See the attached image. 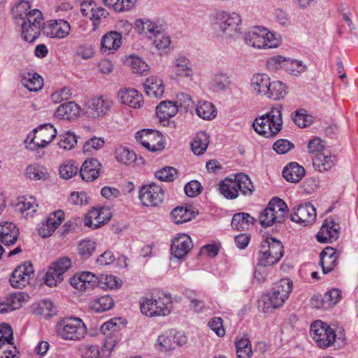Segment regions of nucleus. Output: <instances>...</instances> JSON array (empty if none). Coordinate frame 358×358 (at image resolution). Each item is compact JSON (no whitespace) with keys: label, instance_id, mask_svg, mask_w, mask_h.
<instances>
[{"label":"nucleus","instance_id":"obj_45","mask_svg":"<svg viewBox=\"0 0 358 358\" xmlns=\"http://www.w3.org/2000/svg\"><path fill=\"white\" fill-rule=\"evenodd\" d=\"M341 299V291L336 288L331 289L325 293L321 301L322 306L315 304V307L316 308H329L337 304Z\"/></svg>","mask_w":358,"mask_h":358},{"label":"nucleus","instance_id":"obj_48","mask_svg":"<svg viewBox=\"0 0 358 358\" xmlns=\"http://www.w3.org/2000/svg\"><path fill=\"white\" fill-rule=\"evenodd\" d=\"M196 114L203 120H213L217 115V110L214 105L208 101H204L197 105Z\"/></svg>","mask_w":358,"mask_h":358},{"label":"nucleus","instance_id":"obj_24","mask_svg":"<svg viewBox=\"0 0 358 358\" xmlns=\"http://www.w3.org/2000/svg\"><path fill=\"white\" fill-rule=\"evenodd\" d=\"M19 237V230L9 222H0V241L6 246L15 244Z\"/></svg>","mask_w":358,"mask_h":358},{"label":"nucleus","instance_id":"obj_50","mask_svg":"<svg viewBox=\"0 0 358 358\" xmlns=\"http://www.w3.org/2000/svg\"><path fill=\"white\" fill-rule=\"evenodd\" d=\"M26 174L34 180H45L48 177L46 169L37 164L29 165L26 169Z\"/></svg>","mask_w":358,"mask_h":358},{"label":"nucleus","instance_id":"obj_5","mask_svg":"<svg viewBox=\"0 0 358 358\" xmlns=\"http://www.w3.org/2000/svg\"><path fill=\"white\" fill-rule=\"evenodd\" d=\"M241 22V16L236 13L218 11L213 16L214 29L222 36L227 38L237 34L238 26Z\"/></svg>","mask_w":358,"mask_h":358},{"label":"nucleus","instance_id":"obj_33","mask_svg":"<svg viewBox=\"0 0 358 358\" xmlns=\"http://www.w3.org/2000/svg\"><path fill=\"white\" fill-rule=\"evenodd\" d=\"M305 175V169L296 162H291L282 171L284 178L290 182H297Z\"/></svg>","mask_w":358,"mask_h":358},{"label":"nucleus","instance_id":"obj_21","mask_svg":"<svg viewBox=\"0 0 358 358\" xmlns=\"http://www.w3.org/2000/svg\"><path fill=\"white\" fill-rule=\"evenodd\" d=\"M192 242L189 236L180 234L174 238L171 245V254L178 259H182L185 257L191 248Z\"/></svg>","mask_w":358,"mask_h":358},{"label":"nucleus","instance_id":"obj_18","mask_svg":"<svg viewBox=\"0 0 358 358\" xmlns=\"http://www.w3.org/2000/svg\"><path fill=\"white\" fill-rule=\"evenodd\" d=\"M71 25L64 20H50L43 27V33L52 38H64L70 32Z\"/></svg>","mask_w":358,"mask_h":358},{"label":"nucleus","instance_id":"obj_6","mask_svg":"<svg viewBox=\"0 0 358 358\" xmlns=\"http://www.w3.org/2000/svg\"><path fill=\"white\" fill-rule=\"evenodd\" d=\"M56 332L64 340L80 341L85 337L87 327L81 319L69 317L57 323Z\"/></svg>","mask_w":358,"mask_h":358},{"label":"nucleus","instance_id":"obj_3","mask_svg":"<svg viewBox=\"0 0 358 358\" xmlns=\"http://www.w3.org/2000/svg\"><path fill=\"white\" fill-rule=\"evenodd\" d=\"M172 309L170 295L162 294L150 299L145 298L141 303V313L150 317L167 316Z\"/></svg>","mask_w":358,"mask_h":358},{"label":"nucleus","instance_id":"obj_12","mask_svg":"<svg viewBox=\"0 0 358 358\" xmlns=\"http://www.w3.org/2000/svg\"><path fill=\"white\" fill-rule=\"evenodd\" d=\"M164 193L162 187L151 183L141 187L138 198L143 206H157L164 201Z\"/></svg>","mask_w":358,"mask_h":358},{"label":"nucleus","instance_id":"obj_29","mask_svg":"<svg viewBox=\"0 0 358 358\" xmlns=\"http://www.w3.org/2000/svg\"><path fill=\"white\" fill-rule=\"evenodd\" d=\"M20 77L22 84L31 92H36L43 87V78L36 73L23 71Z\"/></svg>","mask_w":358,"mask_h":358},{"label":"nucleus","instance_id":"obj_54","mask_svg":"<svg viewBox=\"0 0 358 358\" xmlns=\"http://www.w3.org/2000/svg\"><path fill=\"white\" fill-rule=\"evenodd\" d=\"M28 295L24 292H16L9 294L5 299L7 300L9 306H11L10 309L16 310L20 308L22 303L27 300Z\"/></svg>","mask_w":358,"mask_h":358},{"label":"nucleus","instance_id":"obj_58","mask_svg":"<svg viewBox=\"0 0 358 358\" xmlns=\"http://www.w3.org/2000/svg\"><path fill=\"white\" fill-rule=\"evenodd\" d=\"M78 352L82 358H99V350L96 345L81 344L78 347Z\"/></svg>","mask_w":358,"mask_h":358},{"label":"nucleus","instance_id":"obj_23","mask_svg":"<svg viewBox=\"0 0 358 358\" xmlns=\"http://www.w3.org/2000/svg\"><path fill=\"white\" fill-rule=\"evenodd\" d=\"M101 166V163L96 159L91 158L85 160L80 170L82 179L86 182L94 180L99 176Z\"/></svg>","mask_w":358,"mask_h":358},{"label":"nucleus","instance_id":"obj_22","mask_svg":"<svg viewBox=\"0 0 358 358\" xmlns=\"http://www.w3.org/2000/svg\"><path fill=\"white\" fill-rule=\"evenodd\" d=\"M339 230V225L334 221L326 220L316 236L317 240L322 243H332L338 238Z\"/></svg>","mask_w":358,"mask_h":358},{"label":"nucleus","instance_id":"obj_39","mask_svg":"<svg viewBox=\"0 0 358 358\" xmlns=\"http://www.w3.org/2000/svg\"><path fill=\"white\" fill-rule=\"evenodd\" d=\"M238 193L240 192L245 196H250L255 191V187L248 175L239 173L234 176Z\"/></svg>","mask_w":358,"mask_h":358},{"label":"nucleus","instance_id":"obj_56","mask_svg":"<svg viewBox=\"0 0 358 358\" xmlns=\"http://www.w3.org/2000/svg\"><path fill=\"white\" fill-rule=\"evenodd\" d=\"M172 221L177 224H182L190 220L189 210L183 207H177L171 213Z\"/></svg>","mask_w":358,"mask_h":358},{"label":"nucleus","instance_id":"obj_59","mask_svg":"<svg viewBox=\"0 0 358 358\" xmlns=\"http://www.w3.org/2000/svg\"><path fill=\"white\" fill-rule=\"evenodd\" d=\"M128 62L134 73L143 74L148 70V65L138 56H131Z\"/></svg>","mask_w":358,"mask_h":358},{"label":"nucleus","instance_id":"obj_32","mask_svg":"<svg viewBox=\"0 0 358 358\" xmlns=\"http://www.w3.org/2000/svg\"><path fill=\"white\" fill-rule=\"evenodd\" d=\"M122 43V35L116 31L105 34L101 40V51L108 54L111 50H116Z\"/></svg>","mask_w":358,"mask_h":358},{"label":"nucleus","instance_id":"obj_19","mask_svg":"<svg viewBox=\"0 0 358 358\" xmlns=\"http://www.w3.org/2000/svg\"><path fill=\"white\" fill-rule=\"evenodd\" d=\"M97 282L96 275L90 271L77 273L70 279L71 286L81 292L93 289Z\"/></svg>","mask_w":358,"mask_h":358},{"label":"nucleus","instance_id":"obj_46","mask_svg":"<svg viewBox=\"0 0 358 358\" xmlns=\"http://www.w3.org/2000/svg\"><path fill=\"white\" fill-rule=\"evenodd\" d=\"M268 90L266 96L273 100L282 99L287 94L286 87L280 81L270 82Z\"/></svg>","mask_w":358,"mask_h":358},{"label":"nucleus","instance_id":"obj_37","mask_svg":"<svg viewBox=\"0 0 358 358\" xmlns=\"http://www.w3.org/2000/svg\"><path fill=\"white\" fill-rule=\"evenodd\" d=\"M255 219L246 213H238L233 216L231 227L236 230H247L254 224Z\"/></svg>","mask_w":358,"mask_h":358},{"label":"nucleus","instance_id":"obj_14","mask_svg":"<svg viewBox=\"0 0 358 358\" xmlns=\"http://www.w3.org/2000/svg\"><path fill=\"white\" fill-rule=\"evenodd\" d=\"M34 267L30 262H26L18 266L10 278V285L14 288L21 289L29 283L34 276Z\"/></svg>","mask_w":358,"mask_h":358},{"label":"nucleus","instance_id":"obj_60","mask_svg":"<svg viewBox=\"0 0 358 358\" xmlns=\"http://www.w3.org/2000/svg\"><path fill=\"white\" fill-rule=\"evenodd\" d=\"M59 172L61 178L69 180L76 175L78 167L74 165L73 162L69 161L60 166Z\"/></svg>","mask_w":358,"mask_h":358},{"label":"nucleus","instance_id":"obj_55","mask_svg":"<svg viewBox=\"0 0 358 358\" xmlns=\"http://www.w3.org/2000/svg\"><path fill=\"white\" fill-rule=\"evenodd\" d=\"M77 143V136L74 132L68 131L60 136V141L58 143L59 148L64 150H71Z\"/></svg>","mask_w":358,"mask_h":358},{"label":"nucleus","instance_id":"obj_20","mask_svg":"<svg viewBox=\"0 0 358 358\" xmlns=\"http://www.w3.org/2000/svg\"><path fill=\"white\" fill-rule=\"evenodd\" d=\"M64 220V213L62 210H57L50 214L45 223L38 229V234L43 238L50 236Z\"/></svg>","mask_w":358,"mask_h":358},{"label":"nucleus","instance_id":"obj_62","mask_svg":"<svg viewBox=\"0 0 358 358\" xmlns=\"http://www.w3.org/2000/svg\"><path fill=\"white\" fill-rule=\"evenodd\" d=\"M325 147V143L320 138H314L308 143V152L314 156L324 152Z\"/></svg>","mask_w":358,"mask_h":358},{"label":"nucleus","instance_id":"obj_1","mask_svg":"<svg viewBox=\"0 0 358 358\" xmlns=\"http://www.w3.org/2000/svg\"><path fill=\"white\" fill-rule=\"evenodd\" d=\"M282 108L280 105H277L271 108L268 113L257 117L252 124L255 131L266 138L277 134L282 129L283 123Z\"/></svg>","mask_w":358,"mask_h":358},{"label":"nucleus","instance_id":"obj_57","mask_svg":"<svg viewBox=\"0 0 358 358\" xmlns=\"http://www.w3.org/2000/svg\"><path fill=\"white\" fill-rule=\"evenodd\" d=\"M213 81L214 86L220 90H225L232 83L231 76L224 73L215 74Z\"/></svg>","mask_w":358,"mask_h":358},{"label":"nucleus","instance_id":"obj_10","mask_svg":"<svg viewBox=\"0 0 358 358\" xmlns=\"http://www.w3.org/2000/svg\"><path fill=\"white\" fill-rule=\"evenodd\" d=\"M113 105V100L106 96H94L86 101L85 113L87 117L93 119L102 117L108 113Z\"/></svg>","mask_w":358,"mask_h":358},{"label":"nucleus","instance_id":"obj_49","mask_svg":"<svg viewBox=\"0 0 358 358\" xmlns=\"http://www.w3.org/2000/svg\"><path fill=\"white\" fill-rule=\"evenodd\" d=\"M96 287L103 289H115L121 285L119 278L112 275L96 276Z\"/></svg>","mask_w":358,"mask_h":358},{"label":"nucleus","instance_id":"obj_34","mask_svg":"<svg viewBox=\"0 0 358 358\" xmlns=\"http://www.w3.org/2000/svg\"><path fill=\"white\" fill-rule=\"evenodd\" d=\"M114 306V300L110 295H104L92 299L89 308L96 313H103L110 310Z\"/></svg>","mask_w":358,"mask_h":358},{"label":"nucleus","instance_id":"obj_30","mask_svg":"<svg viewBox=\"0 0 358 358\" xmlns=\"http://www.w3.org/2000/svg\"><path fill=\"white\" fill-rule=\"evenodd\" d=\"M270 78L265 73H256L252 78L250 87L256 95L266 96L268 92V88L270 84Z\"/></svg>","mask_w":358,"mask_h":358},{"label":"nucleus","instance_id":"obj_61","mask_svg":"<svg viewBox=\"0 0 358 358\" xmlns=\"http://www.w3.org/2000/svg\"><path fill=\"white\" fill-rule=\"evenodd\" d=\"M22 23L45 26L43 14L37 9H34L28 12L27 14H26Z\"/></svg>","mask_w":358,"mask_h":358},{"label":"nucleus","instance_id":"obj_27","mask_svg":"<svg viewBox=\"0 0 358 358\" xmlns=\"http://www.w3.org/2000/svg\"><path fill=\"white\" fill-rule=\"evenodd\" d=\"M178 111V106L171 101H164L156 107V115L159 122L166 125L169 119L175 116Z\"/></svg>","mask_w":358,"mask_h":358},{"label":"nucleus","instance_id":"obj_44","mask_svg":"<svg viewBox=\"0 0 358 358\" xmlns=\"http://www.w3.org/2000/svg\"><path fill=\"white\" fill-rule=\"evenodd\" d=\"M43 27L39 24H22V36L25 41L33 43L40 36Z\"/></svg>","mask_w":358,"mask_h":358},{"label":"nucleus","instance_id":"obj_15","mask_svg":"<svg viewBox=\"0 0 358 358\" xmlns=\"http://www.w3.org/2000/svg\"><path fill=\"white\" fill-rule=\"evenodd\" d=\"M316 218V210L313 205L306 203L299 205L294 209L290 215L292 221L303 224L304 226L313 223Z\"/></svg>","mask_w":358,"mask_h":358},{"label":"nucleus","instance_id":"obj_25","mask_svg":"<svg viewBox=\"0 0 358 358\" xmlns=\"http://www.w3.org/2000/svg\"><path fill=\"white\" fill-rule=\"evenodd\" d=\"M145 94L150 98H162L164 93L163 80L157 76L148 78L143 83Z\"/></svg>","mask_w":358,"mask_h":358},{"label":"nucleus","instance_id":"obj_42","mask_svg":"<svg viewBox=\"0 0 358 358\" xmlns=\"http://www.w3.org/2000/svg\"><path fill=\"white\" fill-rule=\"evenodd\" d=\"M80 108L73 101H68L61 104L56 110V115L63 119H71L76 116Z\"/></svg>","mask_w":358,"mask_h":358},{"label":"nucleus","instance_id":"obj_16","mask_svg":"<svg viewBox=\"0 0 358 358\" xmlns=\"http://www.w3.org/2000/svg\"><path fill=\"white\" fill-rule=\"evenodd\" d=\"M57 136V130L51 124H44L34 129V136L31 142L38 148H44Z\"/></svg>","mask_w":358,"mask_h":358},{"label":"nucleus","instance_id":"obj_40","mask_svg":"<svg viewBox=\"0 0 358 358\" xmlns=\"http://www.w3.org/2000/svg\"><path fill=\"white\" fill-rule=\"evenodd\" d=\"M136 28L138 31L152 39L159 31L162 28L150 20H138L136 22Z\"/></svg>","mask_w":358,"mask_h":358},{"label":"nucleus","instance_id":"obj_41","mask_svg":"<svg viewBox=\"0 0 358 358\" xmlns=\"http://www.w3.org/2000/svg\"><path fill=\"white\" fill-rule=\"evenodd\" d=\"M17 210L22 213H26L24 216L32 217L34 213L36 212L38 204L36 203V199L33 196L22 197L19 199L16 204Z\"/></svg>","mask_w":358,"mask_h":358},{"label":"nucleus","instance_id":"obj_13","mask_svg":"<svg viewBox=\"0 0 358 358\" xmlns=\"http://www.w3.org/2000/svg\"><path fill=\"white\" fill-rule=\"evenodd\" d=\"M136 141L151 152L161 151L164 148L163 136L153 129H143L136 134Z\"/></svg>","mask_w":358,"mask_h":358},{"label":"nucleus","instance_id":"obj_11","mask_svg":"<svg viewBox=\"0 0 358 358\" xmlns=\"http://www.w3.org/2000/svg\"><path fill=\"white\" fill-rule=\"evenodd\" d=\"M71 260L67 257L59 258L49 267L44 282L49 287L56 286L64 280V273L71 267Z\"/></svg>","mask_w":358,"mask_h":358},{"label":"nucleus","instance_id":"obj_53","mask_svg":"<svg viewBox=\"0 0 358 358\" xmlns=\"http://www.w3.org/2000/svg\"><path fill=\"white\" fill-rule=\"evenodd\" d=\"M306 65L301 60L288 58L285 70L294 76H299L306 70Z\"/></svg>","mask_w":358,"mask_h":358},{"label":"nucleus","instance_id":"obj_2","mask_svg":"<svg viewBox=\"0 0 358 358\" xmlns=\"http://www.w3.org/2000/svg\"><path fill=\"white\" fill-rule=\"evenodd\" d=\"M292 282L288 278H282L277 282L271 292L262 296L259 301V308L264 313L282 306L292 291Z\"/></svg>","mask_w":358,"mask_h":358},{"label":"nucleus","instance_id":"obj_38","mask_svg":"<svg viewBox=\"0 0 358 358\" xmlns=\"http://www.w3.org/2000/svg\"><path fill=\"white\" fill-rule=\"evenodd\" d=\"M219 191L227 199H234L238 196V190L234 177H227L219 185Z\"/></svg>","mask_w":358,"mask_h":358},{"label":"nucleus","instance_id":"obj_4","mask_svg":"<svg viewBox=\"0 0 358 358\" xmlns=\"http://www.w3.org/2000/svg\"><path fill=\"white\" fill-rule=\"evenodd\" d=\"M288 213L286 203L278 198H273L267 207L261 212L259 220L262 227H267L275 223H282Z\"/></svg>","mask_w":358,"mask_h":358},{"label":"nucleus","instance_id":"obj_28","mask_svg":"<svg viewBox=\"0 0 358 358\" xmlns=\"http://www.w3.org/2000/svg\"><path fill=\"white\" fill-rule=\"evenodd\" d=\"M117 96L122 103L134 108H140L143 102L141 95L134 88L120 90Z\"/></svg>","mask_w":358,"mask_h":358},{"label":"nucleus","instance_id":"obj_8","mask_svg":"<svg viewBox=\"0 0 358 358\" xmlns=\"http://www.w3.org/2000/svg\"><path fill=\"white\" fill-rule=\"evenodd\" d=\"M283 253V245L280 241L267 238L261 244L258 264L264 267L272 266L279 262Z\"/></svg>","mask_w":358,"mask_h":358},{"label":"nucleus","instance_id":"obj_9","mask_svg":"<svg viewBox=\"0 0 358 358\" xmlns=\"http://www.w3.org/2000/svg\"><path fill=\"white\" fill-rule=\"evenodd\" d=\"M310 333L313 341L322 348L332 345L336 341L335 331L320 320L315 321L311 324Z\"/></svg>","mask_w":358,"mask_h":358},{"label":"nucleus","instance_id":"obj_47","mask_svg":"<svg viewBox=\"0 0 358 358\" xmlns=\"http://www.w3.org/2000/svg\"><path fill=\"white\" fill-rule=\"evenodd\" d=\"M137 0H103L105 6L113 8L117 12H124L131 10Z\"/></svg>","mask_w":358,"mask_h":358},{"label":"nucleus","instance_id":"obj_17","mask_svg":"<svg viewBox=\"0 0 358 358\" xmlns=\"http://www.w3.org/2000/svg\"><path fill=\"white\" fill-rule=\"evenodd\" d=\"M111 218L110 210L104 207L94 208L85 217V224L92 229H98Z\"/></svg>","mask_w":358,"mask_h":358},{"label":"nucleus","instance_id":"obj_43","mask_svg":"<svg viewBox=\"0 0 358 358\" xmlns=\"http://www.w3.org/2000/svg\"><path fill=\"white\" fill-rule=\"evenodd\" d=\"M209 137L206 132L198 133L191 143L192 150L196 155H203L209 144Z\"/></svg>","mask_w":358,"mask_h":358},{"label":"nucleus","instance_id":"obj_36","mask_svg":"<svg viewBox=\"0 0 358 358\" xmlns=\"http://www.w3.org/2000/svg\"><path fill=\"white\" fill-rule=\"evenodd\" d=\"M235 346L238 358H250L252 355L251 342L246 335L237 336Z\"/></svg>","mask_w":358,"mask_h":358},{"label":"nucleus","instance_id":"obj_31","mask_svg":"<svg viewBox=\"0 0 358 358\" xmlns=\"http://www.w3.org/2000/svg\"><path fill=\"white\" fill-rule=\"evenodd\" d=\"M173 71L178 76L192 78L194 71L192 63L186 57L180 55L175 59Z\"/></svg>","mask_w":358,"mask_h":358},{"label":"nucleus","instance_id":"obj_26","mask_svg":"<svg viewBox=\"0 0 358 358\" xmlns=\"http://www.w3.org/2000/svg\"><path fill=\"white\" fill-rule=\"evenodd\" d=\"M339 255L336 250L330 247L326 248L320 252V265L323 274L331 272L337 264Z\"/></svg>","mask_w":358,"mask_h":358},{"label":"nucleus","instance_id":"obj_35","mask_svg":"<svg viewBox=\"0 0 358 358\" xmlns=\"http://www.w3.org/2000/svg\"><path fill=\"white\" fill-rule=\"evenodd\" d=\"M336 157L327 153L318 154L313 158V163L316 169L320 172L326 171L331 169L335 164Z\"/></svg>","mask_w":358,"mask_h":358},{"label":"nucleus","instance_id":"obj_63","mask_svg":"<svg viewBox=\"0 0 358 358\" xmlns=\"http://www.w3.org/2000/svg\"><path fill=\"white\" fill-rule=\"evenodd\" d=\"M176 173L177 171L175 168L166 166L157 171L155 176L161 181L171 182L174 180Z\"/></svg>","mask_w":358,"mask_h":358},{"label":"nucleus","instance_id":"obj_64","mask_svg":"<svg viewBox=\"0 0 358 358\" xmlns=\"http://www.w3.org/2000/svg\"><path fill=\"white\" fill-rule=\"evenodd\" d=\"M13 332L11 327L8 324L0 325V345L12 344Z\"/></svg>","mask_w":358,"mask_h":358},{"label":"nucleus","instance_id":"obj_52","mask_svg":"<svg viewBox=\"0 0 358 358\" xmlns=\"http://www.w3.org/2000/svg\"><path fill=\"white\" fill-rule=\"evenodd\" d=\"M96 245V243L92 240H83L78 245V253L83 259H87L93 254Z\"/></svg>","mask_w":358,"mask_h":358},{"label":"nucleus","instance_id":"obj_7","mask_svg":"<svg viewBox=\"0 0 358 358\" xmlns=\"http://www.w3.org/2000/svg\"><path fill=\"white\" fill-rule=\"evenodd\" d=\"M245 43L259 49L274 48L279 44V38L264 27H256L245 36Z\"/></svg>","mask_w":358,"mask_h":358},{"label":"nucleus","instance_id":"obj_51","mask_svg":"<svg viewBox=\"0 0 358 358\" xmlns=\"http://www.w3.org/2000/svg\"><path fill=\"white\" fill-rule=\"evenodd\" d=\"M115 157L117 160L124 164H129L136 159L135 153L130 151L125 147H120L115 150Z\"/></svg>","mask_w":358,"mask_h":358}]
</instances>
